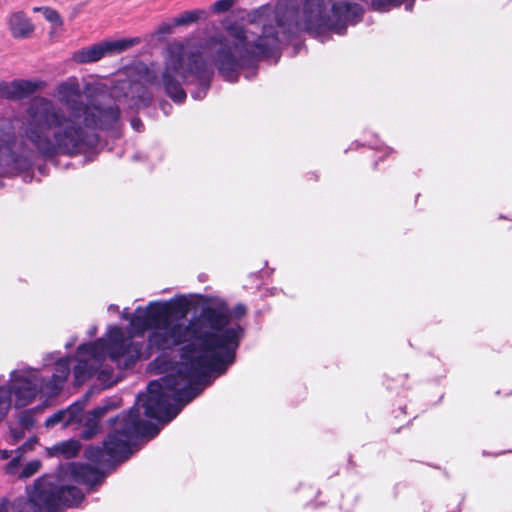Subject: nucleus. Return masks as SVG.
<instances>
[{
  "instance_id": "1",
  "label": "nucleus",
  "mask_w": 512,
  "mask_h": 512,
  "mask_svg": "<svg viewBox=\"0 0 512 512\" xmlns=\"http://www.w3.org/2000/svg\"><path fill=\"white\" fill-rule=\"evenodd\" d=\"M247 308L239 303L231 308L221 298L206 297L200 312L189 319L191 341L180 352V362L173 373L150 381L147 392L138 394L135 404L110 419L112 430L102 445L85 449L86 459L100 467L114 469L133 454L139 438H154L160 427L141 419L140 408L147 418L165 425L182 408L211 384L212 375L220 376L236 361V353L246 334L242 318Z\"/></svg>"
},
{
  "instance_id": "2",
  "label": "nucleus",
  "mask_w": 512,
  "mask_h": 512,
  "mask_svg": "<svg viewBox=\"0 0 512 512\" xmlns=\"http://www.w3.org/2000/svg\"><path fill=\"white\" fill-rule=\"evenodd\" d=\"M122 130H0V174L29 171L38 158L54 162L57 156L83 155L78 162H92L108 138H120Z\"/></svg>"
},
{
  "instance_id": "3",
  "label": "nucleus",
  "mask_w": 512,
  "mask_h": 512,
  "mask_svg": "<svg viewBox=\"0 0 512 512\" xmlns=\"http://www.w3.org/2000/svg\"><path fill=\"white\" fill-rule=\"evenodd\" d=\"M100 84H87L84 93L88 103L81 100L82 89L76 77H69L55 88V96L67 108H60L44 97L34 98L23 117L22 126L30 128H105L117 123L119 107L103 95Z\"/></svg>"
},
{
  "instance_id": "4",
  "label": "nucleus",
  "mask_w": 512,
  "mask_h": 512,
  "mask_svg": "<svg viewBox=\"0 0 512 512\" xmlns=\"http://www.w3.org/2000/svg\"><path fill=\"white\" fill-rule=\"evenodd\" d=\"M191 301L186 295H177L169 300L151 301L144 310L137 308L130 321L132 334L143 336L148 331L147 346L161 353L186 347L191 341L187 316Z\"/></svg>"
},
{
  "instance_id": "5",
  "label": "nucleus",
  "mask_w": 512,
  "mask_h": 512,
  "mask_svg": "<svg viewBox=\"0 0 512 512\" xmlns=\"http://www.w3.org/2000/svg\"><path fill=\"white\" fill-rule=\"evenodd\" d=\"M107 339L98 338L78 346L81 358L73 368L75 381L78 384L96 376L106 387L114 384L113 371L103 367L108 355L119 369H128L139 360L143 345L140 342L126 339L120 327L110 326Z\"/></svg>"
},
{
  "instance_id": "6",
  "label": "nucleus",
  "mask_w": 512,
  "mask_h": 512,
  "mask_svg": "<svg viewBox=\"0 0 512 512\" xmlns=\"http://www.w3.org/2000/svg\"><path fill=\"white\" fill-rule=\"evenodd\" d=\"M84 493L74 485H65L59 477L46 475L38 478L27 498H17L11 505L12 512H57L61 505L78 506Z\"/></svg>"
},
{
  "instance_id": "7",
  "label": "nucleus",
  "mask_w": 512,
  "mask_h": 512,
  "mask_svg": "<svg viewBox=\"0 0 512 512\" xmlns=\"http://www.w3.org/2000/svg\"><path fill=\"white\" fill-rule=\"evenodd\" d=\"M154 77L144 65L128 69L125 73H119L111 89V97L120 99L128 98L132 105H147L151 101V95L147 90V84L152 83Z\"/></svg>"
},
{
  "instance_id": "8",
  "label": "nucleus",
  "mask_w": 512,
  "mask_h": 512,
  "mask_svg": "<svg viewBox=\"0 0 512 512\" xmlns=\"http://www.w3.org/2000/svg\"><path fill=\"white\" fill-rule=\"evenodd\" d=\"M15 396V407L29 405L39 393L44 395V378L31 367L16 369L10 373V383L6 385Z\"/></svg>"
},
{
  "instance_id": "9",
  "label": "nucleus",
  "mask_w": 512,
  "mask_h": 512,
  "mask_svg": "<svg viewBox=\"0 0 512 512\" xmlns=\"http://www.w3.org/2000/svg\"><path fill=\"white\" fill-rule=\"evenodd\" d=\"M136 43H138L137 39L101 41L74 51L71 59L77 64L95 63L105 56L121 53Z\"/></svg>"
},
{
  "instance_id": "10",
  "label": "nucleus",
  "mask_w": 512,
  "mask_h": 512,
  "mask_svg": "<svg viewBox=\"0 0 512 512\" xmlns=\"http://www.w3.org/2000/svg\"><path fill=\"white\" fill-rule=\"evenodd\" d=\"M62 473L70 476L76 483L85 485L89 491L101 485L106 477L105 472L83 463H69Z\"/></svg>"
},
{
  "instance_id": "11",
  "label": "nucleus",
  "mask_w": 512,
  "mask_h": 512,
  "mask_svg": "<svg viewBox=\"0 0 512 512\" xmlns=\"http://www.w3.org/2000/svg\"><path fill=\"white\" fill-rule=\"evenodd\" d=\"M89 393H87L83 400H79L71 404L68 408L58 410L45 421V427L54 428L56 425L61 424L62 428H67L71 424L81 422L82 412L84 410Z\"/></svg>"
},
{
  "instance_id": "12",
  "label": "nucleus",
  "mask_w": 512,
  "mask_h": 512,
  "mask_svg": "<svg viewBox=\"0 0 512 512\" xmlns=\"http://www.w3.org/2000/svg\"><path fill=\"white\" fill-rule=\"evenodd\" d=\"M116 405L110 399L102 401L100 405L89 411L84 417V428L80 432V438L90 440L100 432L101 419Z\"/></svg>"
},
{
  "instance_id": "13",
  "label": "nucleus",
  "mask_w": 512,
  "mask_h": 512,
  "mask_svg": "<svg viewBox=\"0 0 512 512\" xmlns=\"http://www.w3.org/2000/svg\"><path fill=\"white\" fill-rule=\"evenodd\" d=\"M71 357H63L55 362L54 372L49 379L44 378V396L54 397L59 394L63 383L70 374Z\"/></svg>"
},
{
  "instance_id": "14",
  "label": "nucleus",
  "mask_w": 512,
  "mask_h": 512,
  "mask_svg": "<svg viewBox=\"0 0 512 512\" xmlns=\"http://www.w3.org/2000/svg\"><path fill=\"white\" fill-rule=\"evenodd\" d=\"M10 31L15 38L29 37L34 27L31 22L21 12H16L11 15L9 20Z\"/></svg>"
},
{
  "instance_id": "15",
  "label": "nucleus",
  "mask_w": 512,
  "mask_h": 512,
  "mask_svg": "<svg viewBox=\"0 0 512 512\" xmlns=\"http://www.w3.org/2000/svg\"><path fill=\"white\" fill-rule=\"evenodd\" d=\"M39 88L36 82L15 80L8 83V99H22L34 93Z\"/></svg>"
},
{
  "instance_id": "16",
  "label": "nucleus",
  "mask_w": 512,
  "mask_h": 512,
  "mask_svg": "<svg viewBox=\"0 0 512 512\" xmlns=\"http://www.w3.org/2000/svg\"><path fill=\"white\" fill-rule=\"evenodd\" d=\"M81 449V445L78 440L75 439H69L66 441H63L61 443H58L54 445L51 448V454L52 455H61L65 459H70L79 453Z\"/></svg>"
},
{
  "instance_id": "17",
  "label": "nucleus",
  "mask_w": 512,
  "mask_h": 512,
  "mask_svg": "<svg viewBox=\"0 0 512 512\" xmlns=\"http://www.w3.org/2000/svg\"><path fill=\"white\" fill-rule=\"evenodd\" d=\"M208 17V14L203 9H196V10H190V11H184L179 16L175 17V24L177 26H185L190 25L192 23L197 22L201 19H206Z\"/></svg>"
},
{
  "instance_id": "18",
  "label": "nucleus",
  "mask_w": 512,
  "mask_h": 512,
  "mask_svg": "<svg viewBox=\"0 0 512 512\" xmlns=\"http://www.w3.org/2000/svg\"><path fill=\"white\" fill-rule=\"evenodd\" d=\"M40 411V407L25 409L20 412L18 422L23 430H31L35 424V413Z\"/></svg>"
},
{
  "instance_id": "19",
  "label": "nucleus",
  "mask_w": 512,
  "mask_h": 512,
  "mask_svg": "<svg viewBox=\"0 0 512 512\" xmlns=\"http://www.w3.org/2000/svg\"><path fill=\"white\" fill-rule=\"evenodd\" d=\"M12 404L11 390L0 386V421L6 416Z\"/></svg>"
},
{
  "instance_id": "20",
  "label": "nucleus",
  "mask_w": 512,
  "mask_h": 512,
  "mask_svg": "<svg viewBox=\"0 0 512 512\" xmlns=\"http://www.w3.org/2000/svg\"><path fill=\"white\" fill-rule=\"evenodd\" d=\"M41 463L39 460H32L28 462L20 473L21 478H29L34 475L40 468Z\"/></svg>"
},
{
  "instance_id": "21",
  "label": "nucleus",
  "mask_w": 512,
  "mask_h": 512,
  "mask_svg": "<svg viewBox=\"0 0 512 512\" xmlns=\"http://www.w3.org/2000/svg\"><path fill=\"white\" fill-rule=\"evenodd\" d=\"M23 456L20 453H15V456L6 464L5 472L9 475H14L18 471Z\"/></svg>"
},
{
  "instance_id": "22",
  "label": "nucleus",
  "mask_w": 512,
  "mask_h": 512,
  "mask_svg": "<svg viewBox=\"0 0 512 512\" xmlns=\"http://www.w3.org/2000/svg\"><path fill=\"white\" fill-rule=\"evenodd\" d=\"M235 0H217L211 6L214 13H223L228 11L234 4Z\"/></svg>"
},
{
  "instance_id": "23",
  "label": "nucleus",
  "mask_w": 512,
  "mask_h": 512,
  "mask_svg": "<svg viewBox=\"0 0 512 512\" xmlns=\"http://www.w3.org/2000/svg\"><path fill=\"white\" fill-rule=\"evenodd\" d=\"M41 13L43 14L44 18L52 23H59L60 22V16L57 11L54 9H51L49 7H42Z\"/></svg>"
},
{
  "instance_id": "24",
  "label": "nucleus",
  "mask_w": 512,
  "mask_h": 512,
  "mask_svg": "<svg viewBox=\"0 0 512 512\" xmlns=\"http://www.w3.org/2000/svg\"><path fill=\"white\" fill-rule=\"evenodd\" d=\"M37 443L36 437H31L27 441H25L20 447H18L14 453H20L22 456L30 450H33Z\"/></svg>"
},
{
  "instance_id": "25",
  "label": "nucleus",
  "mask_w": 512,
  "mask_h": 512,
  "mask_svg": "<svg viewBox=\"0 0 512 512\" xmlns=\"http://www.w3.org/2000/svg\"><path fill=\"white\" fill-rule=\"evenodd\" d=\"M175 27H177V25L175 24V19L173 18L171 21L161 23L157 28V32L161 35L170 34Z\"/></svg>"
},
{
  "instance_id": "26",
  "label": "nucleus",
  "mask_w": 512,
  "mask_h": 512,
  "mask_svg": "<svg viewBox=\"0 0 512 512\" xmlns=\"http://www.w3.org/2000/svg\"><path fill=\"white\" fill-rule=\"evenodd\" d=\"M370 147L379 153H381V156L378 157L379 160H382L385 156H387L389 153L392 152V149L389 147H383L378 142H375L374 144H371Z\"/></svg>"
},
{
  "instance_id": "27",
  "label": "nucleus",
  "mask_w": 512,
  "mask_h": 512,
  "mask_svg": "<svg viewBox=\"0 0 512 512\" xmlns=\"http://www.w3.org/2000/svg\"><path fill=\"white\" fill-rule=\"evenodd\" d=\"M25 431L26 430H23L21 427H20V429L11 428L10 435H11L12 440L14 442H18L19 440H21L24 437Z\"/></svg>"
},
{
  "instance_id": "28",
  "label": "nucleus",
  "mask_w": 512,
  "mask_h": 512,
  "mask_svg": "<svg viewBox=\"0 0 512 512\" xmlns=\"http://www.w3.org/2000/svg\"><path fill=\"white\" fill-rule=\"evenodd\" d=\"M8 83L4 81H0V98L8 99Z\"/></svg>"
},
{
  "instance_id": "29",
  "label": "nucleus",
  "mask_w": 512,
  "mask_h": 512,
  "mask_svg": "<svg viewBox=\"0 0 512 512\" xmlns=\"http://www.w3.org/2000/svg\"><path fill=\"white\" fill-rule=\"evenodd\" d=\"M132 160L135 162H137V161L146 162L149 160V157H148V155H146L142 152H137V153L133 154Z\"/></svg>"
},
{
  "instance_id": "30",
  "label": "nucleus",
  "mask_w": 512,
  "mask_h": 512,
  "mask_svg": "<svg viewBox=\"0 0 512 512\" xmlns=\"http://www.w3.org/2000/svg\"><path fill=\"white\" fill-rule=\"evenodd\" d=\"M12 453H13V451H11V450H5V449L0 450V459L6 460V459L10 458Z\"/></svg>"
},
{
  "instance_id": "31",
  "label": "nucleus",
  "mask_w": 512,
  "mask_h": 512,
  "mask_svg": "<svg viewBox=\"0 0 512 512\" xmlns=\"http://www.w3.org/2000/svg\"><path fill=\"white\" fill-rule=\"evenodd\" d=\"M131 125H132L133 128H139V126H141L142 124H141L139 119L133 118L131 120Z\"/></svg>"
},
{
  "instance_id": "32",
  "label": "nucleus",
  "mask_w": 512,
  "mask_h": 512,
  "mask_svg": "<svg viewBox=\"0 0 512 512\" xmlns=\"http://www.w3.org/2000/svg\"><path fill=\"white\" fill-rule=\"evenodd\" d=\"M0 512H7V509L4 505H0Z\"/></svg>"
},
{
  "instance_id": "33",
  "label": "nucleus",
  "mask_w": 512,
  "mask_h": 512,
  "mask_svg": "<svg viewBox=\"0 0 512 512\" xmlns=\"http://www.w3.org/2000/svg\"><path fill=\"white\" fill-rule=\"evenodd\" d=\"M41 8H42V7H34V8H33V11H34V12H41Z\"/></svg>"
},
{
  "instance_id": "34",
  "label": "nucleus",
  "mask_w": 512,
  "mask_h": 512,
  "mask_svg": "<svg viewBox=\"0 0 512 512\" xmlns=\"http://www.w3.org/2000/svg\"><path fill=\"white\" fill-rule=\"evenodd\" d=\"M118 307L115 305H110L109 310H116Z\"/></svg>"
},
{
  "instance_id": "35",
  "label": "nucleus",
  "mask_w": 512,
  "mask_h": 512,
  "mask_svg": "<svg viewBox=\"0 0 512 512\" xmlns=\"http://www.w3.org/2000/svg\"><path fill=\"white\" fill-rule=\"evenodd\" d=\"M69 166H70V163H69V162H67V163H65V164H64V167H65V168H68Z\"/></svg>"
},
{
  "instance_id": "36",
  "label": "nucleus",
  "mask_w": 512,
  "mask_h": 512,
  "mask_svg": "<svg viewBox=\"0 0 512 512\" xmlns=\"http://www.w3.org/2000/svg\"><path fill=\"white\" fill-rule=\"evenodd\" d=\"M95 333V328L91 329L90 334L93 335Z\"/></svg>"
},
{
  "instance_id": "37",
  "label": "nucleus",
  "mask_w": 512,
  "mask_h": 512,
  "mask_svg": "<svg viewBox=\"0 0 512 512\" xmlns=\"http://www.w3.org/2000/svg\"><path fill=\"white\" fill-rule=\"evenodd\" d=\"M70 346H72V343H67L66 344V347H70Z\"/></svg>"
}]
</instances>
